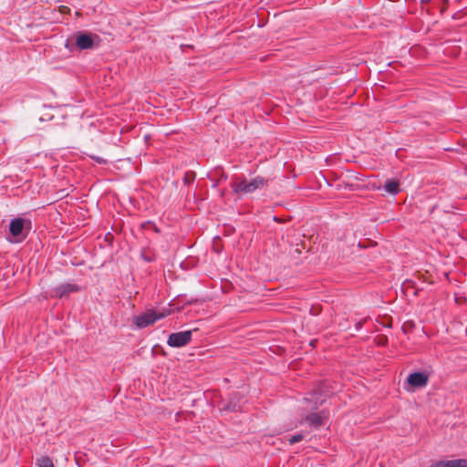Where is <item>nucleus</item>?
<instances>
[{"label": "nucleus", "mask_w": 467, "mask_h": 467, "mask_svg": "<svg viewBox=\"0 0 467 467\" xmlns=\"http://www.w3.org/2000/svg\"><path fill=\"white\" fill-rule=\"evenodd\" d=\"M100 43V38L96 34L91 33H78L74 37L67 39L65 47L73 51L75 49H91L98 47Z\"/></svg>", "instance_id": "nucleus-1"}, {"label": "nucleus", "mask_w": 467, "mask_h": 467, "mask_svg": "<svg viewBox=\"0 0 467 467\" xmlns=\"http://www.w3.org/2000/svg\"><path fill=\"white\" fill-rule=\"evenodd\" d=\"M171 314L169 309H163L162 311L148 310L147 312L139 315L134 317V324L139 328H143L152 325L159 319H161Z\"/></svg>", "instance_id": "nucleus-2"}, {"label": "nucleus", "mask_w": 467, "mask_h": 467, "mask_svg": "<svg viewBox=\"0 0 467 467\" xmlns=\"http://www.w3.org/2000/svg\"><path fill=\"white\" fill-rule=\"evenodd\" d=\"M267 185V181L262 177H255L251 181H242L233 183V189L237 193H252L256 190L263 189Z\"/></svg>", "instance_id": "nucleus-3"}, {"label": "nucleus", "mask_w": 467, "mask_h": 467, "mask_svg": "<svg viewBox=\"0 0 467 467\" xmlns=\"http://www.w3.org/2000/svg\"><path fill=\"white\" fill-rule=\"evenodd\" d=\"M192 339V331H182L178 333H172L168 338V344L171 347L181 348L187 345Z\"/></svg>", "instance_id": "nucleus-4"}, {"label": "nucleus", "mask_w": 467, "mask_h": 467, "mask_svg": "<svg viewBox=\"0 0 467 467\" xmlns=\"http://www.w3.org/2000/svg\"><path fill=\"white\" fill-rule=\"evenodd\" d=\"M429 377L422 372H414L409 375L407 382L412 388H422L428 383Z\"/></svg>", "instance_id": "nucleus-5"}, {"label": "nucleus", "mask_w": 467, "mask_h": 467, "mask_svg": "<svg viewBox=\"0 0 467 467\" xmlns=\"http://www.w3.org/2000/svg\"><path fill=\"white\" fill-rule=\"evenodd\" d=\"M327 415L324 412L311 413L305 418V421L315 428L323 426L326 423Z\"/></svg>", "instance_id": "nucleus-6"}, {"label": "nucleus", "mask_w": 467, "mask_h": 467, "mask_svg": "<svg viewBox=\"0 0 467 467\" xmlns=\"http://www.w3.org/2000/svg\"><path fill=\"white\" fill-rule=\"evenodd\" d=\"M26 221L21 218H16L11 221L9 225L10 234L14 237H20L23 235Z\"/></svg>", "instance_id": "nucleus-7"}, {"label": "nucleus", "mask_w": 467, "mask_h": 467, "mask_svg": "<svg viewBox=\"0 0 467 467\" xmlns=\"http://www.w3.org/2000/svg\"><path fill=\"white\" fill-rule=\"evenodd\" d=\"M78 290V288L77 285H71V284H66V285H62L58 286L56 289V294L57 296L62 297L63 296H65L68 293L76 292Z\"/></svg>", "instance_id": "nucleus-8"}, {"label": "nucleus", "mask_w": 467, "mask_h": 467, "mask_svg": "<svg viewBox=\"0 0 467 467\" xmlns=\"http://www.w3.org/2000/svg\"><path fill=\"white\" fill-rule=\"evenodd\" d=\"M384 190L390 194H397L400 192V182L395 180H388L384 184Z\"/></svg>", "instance_id": "nucleus-9"}, {"label": "nucleus", "mask_w": 467, "mask_h": 467, "mask_svg": "<svg viewBox=\"0 0 467 467\" xmlns=\"http://www.w3.org/2000/svg\"><path fill=\"white\" fill-rule=\"evenodd\" d=\"M38 467H55L51 458L47 456H42L37 460Z\"/></svg>", "instance_id": "nucleus-10"}, {"label": "nucleus", "mask_w": 467, "mask_h": 467, "mask_svg": "<svg viewBox=\"0 0 467 467\" xmlns=\"http://www.w3.org/2000/svg\"><path fill=\"white\" fill-rule=\"evenodd\" d=\"M302 439H303V435L302 434H296V435L292 436L289 439V442H290V444H294L296 442H298V441H302Z\"/></svg>", "instance_id": "nucleus-11"}, {"label": "nucleus", "mask_w": 467, "mask_h": 467, "mask_svg": "<svg viewBox=\"0 0 467 467\" xmlns=\"http://www.w3.org/2000/svg\"><path fill=\"white\" fill-rule=\"evenodd\" d=\"M59 12H60V14H68L70 12V9H69V7H67L66 5H60Z\"/></svg>", "instance_id": "nucleus-12"}, {"label": "nucleus", "mask_w": 467, "mask_h": 467, "mask_svg": "<svg viewBox=\"0 0 467 467\" xmlns=\"http://www.w3.org/2000/svg\"><path fill=\"white\" fill-rule=\"evenodd\" d=\"M97 161L100 162V161H102V160L100 158H98Z\"/></svg>", "instance_id": "nucleus-13"}]
</instances>
